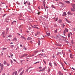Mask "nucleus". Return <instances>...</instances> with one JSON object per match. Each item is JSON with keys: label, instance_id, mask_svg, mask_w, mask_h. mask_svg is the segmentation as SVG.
Returning <instances> with one entry per match:
<instances>
[{"label": "nucleus", "instance_id": "obj_5", "mask_svg": "<svg viewBox=\"0 0 75 75\" xmlns=\"http://www.w3.org/2000/svg\"><path fill=\"white\" fill-rule=\"evenodd\" d=\"M13 75H18L17 74V72L16 71H15L13 73Z\"/></svg>", "mask_w": 75, "mask_h": 75}, {"label": "nucleus", "instance_id": "obj_15", "mask_svg": "<svg viewBox=\"0 0 75 75\" xmlns=\"http://www.w3.org/2000/svg\"><path fill=\"white\" fill-rule=\"evenodd\" d=\"M4 34H5V32H3L2 33V35H3V37H5V36H4Z\"/></svg>", "mask_w": 75, "mask_h": 75}, {"label": "nucleus", "instance_id": "obj_59", "mask_svg": "<svg viewBox=\"0 0 75 75\" xmlns=\"http://www.w3.org/2000/svg\"><path fill=\"white\" fill-rule=\"evenodd\" d=\"M20 47H23V45H21Z\"/></svg>", "mask_w": 75, "mask_h": 75}, {"label": "nucleus", "instance_id": "obj_19", "mask_svg": "<svg viewBox=\"0 0 75 75\" xmlns=\"http://www.w3.org/2000/svg\"><path fill=\"white\" fill-rule=\"evenodd\" d=\"M31 39H32V38L30 37H28V40H31Z\"/></svg>", "mask_w": 75, "mask_h": 75}, {"label": "nucleus", "instance_id": "obj_49", "mask_svg": "<svg viewBox=\"0 0 75 75\" xmlns=\"http://www.w3.org/2000/svg\"><path fill=\"white\" fill-rule=\"evenodd\" d=\"M33 56H34V54H33L32 55H31V57H33Z\"/></svg>", "mask_w": 75, "mask_h": 75}, {"label": "nucleus", "instance_id": "obj_16", "mask_svg": "<svg viewBox=\"0 0 75 75\" xmlns=\"http://www.w3.org/2000/svg\"><path fill=\"white\" fill-rule=\"evenodd\" d=\"M45 70V68H43V69L41 70H40L39 71V72H40V71H42V72H43V71H44V70Z\"/></svg>", "mask_w": 75, "mask_h": 75}, {"label": "nucleus", "instance_id": "obj_17", "mask_svg": "<svg viewBox=\"0 0 75 75\" xmlns=\"http://www.w3.org/2000/svg\"><path fill=\"white\" fill-rule=\"evenodd\" d=\"M71 11H75V10L72 8H71Z\"/></svg>", "mask_w": 75, "mask_h": 75}, {"label": "nucleus", "instance_id": "obj_62", "mask_svg": "<svg viewBox=\"0 0 75 75\" xmlns=\"http://www.w3.org/2000/svg\"><path fill=\"white\" fill-rule=\"evenodd\" d=\"M17 34L19 36H20V34L18 33Z\"/></svg>", "mask_w": 75, "mask_h": 75}, {"label": "nucleus", "instance_id": "obj_8", "mask_svg": "<svg viewBox=\"0 0 75 75\" xmlns=\"http://www.w3.org/2000/svg\"><path fill=\"white\" fill-rule=\"evenodd\" d=\"M24 70H23V71L20 73V75H22L23 74H24Z\"/></svg>", "mask_w": 75, "mask_h": 75}, {"label": "nucleus", "instance_id": "obj_2", "mask_svg": "<svg viewBox=\"0 0 75 75\" xmlns=\"http://www.w3.org/2000/svg\"><path fill=\"white\" fill-rule=\"evenodd\" d=\"M65 31H66L67 32H68V29L67 28L65 29V30H64V34H65L66 33V32Z\"/></svg>", "mask_w": 75, "mask_h": 75}, {"label": "nucleus", "instance_id": "obj_57", "mask_svg": "<svg viewBox=\"0 0 75 75\" xmlns=\"http://www.w3.org/2000/svg\"><path fill=\"white\" fill-rule=\"evenodd\" d=\"M28 5H30V3L29 2L28 3Z\"/></svg>", "mask_w": 75, "mask_h": 75}, {"label": "nucleus", "instance_id": "obj_56", "mask_svg": "<svg viewBox=\"0 0 75 75\" xmlns=\"http://www.w3.org/2000/svg\"><path fill=\"white\" fill-rule=\"evenodd\" d=\"M41 68H42V67H39V69H41Z\"/></svg>", "mask_w": 75, "mask_h": 75}, {"label": "nucleus", "instance_id": "obj_28", "mask_svg": "<svg viewBox=\"0 0 75 75\" xmlns=\"http://www.w3.org/2000/svg\"><path fill=\"white\" fill-rule=\"evenodd\" d=\"M10 54L11 55V57H12L13 56V55L12 53H10Z\"/></svg>", "mask_w": 75, "mask_h": 75}, {"label": "nucleus", "instance_id": "obj_24", "mask_svg": "<svg viewBox=\"0 0 75 75\" xmlns=\"http://www.w3.org/2000/svg\"><path fill=\"white\" fill-rule=\"evenodd\" d=\"M13 41H17V40L16 38H14L13 40Z\"/></svg>", "mask_w": 75, "mask_h": 75}, {"label": "nucleus", "instance_id": "obj_51", "mask_svg": "<svg viewBox=\"0 0 75 75\" xmlns=\"http://www.w3.org/2000/svg\"><path fill=\"white\" fill-rule=\"evenodd\" d=\"M27 1H26V2H25L24 3V4H26L27 3Z\"/></svg>", "mask_w": 75, "mask_h": 75}, {"label": "nucleus", "instance_id": "obj_30", "mask_svg": "<svg viewBox=\"0 0 75 75\" xmlns=\"http://www.w3.org/2000/svg\"><path fill=\"white\" fill-rule=\"evenodd\" d=\"M47 35L50 36V33H47Z\"/></svg>", "mask_w": 75, "mask_h": 75}, {"label": "nucleus", "instance_id": "obj_22", "mask_svg": "<svg viewBox=\"0 0 75 75\" xmlns=\"http://www.w3.org/2000/svg\"><path fill=\"white\" fill-rule=\"evenodd\" d=\"M38 45H40V41L39 40L38 41Z\"/></svg>", "mask_w": 75, "mask_h": 75}, {"label": "nucleus", "instance_id": "obj_26", "mask_svg": "<svg viewBox=\"0 0 75 75\" xmlns=\"http://www.w3.org/2000/svg\"><path fill=\"white\" fill-rule=\"evenodd\" d=\"M71 37V34H70V33H69L68 34V37Z\"/></svg>", "mask_w": 75, "mask_h": 75}, {"label": "nucleus", "instance_id": "obj_64", "mask_svg": "<svg viewBox=\"0 0 75 75\" xmlns=\"http://www.w3.org/2000/svg\"><path fill=\"white\" fill-rule=\"evenodd\" d=\"M2 75H5V73H4Z\"/></svg>", "mask_w": 75, "mask_h": 75}, {"label": "nucleus", "instance_id": "obj_6", "mask_svg": "<svg viewBox=\"0 0 75 75\" xmlns=\"http://www.w3.org/2000/svg\"><path fill=\"white\" fill-rule=\"evenodd\" d=\"M58 74L59 75H63V73H61L60 71H59L58 72Z\"/></svg>", "mask_w": 75, "mask_h": 75}, {"label": "nucleus", "instance_id": "obj_23", "mask_svg": "<svg viewBox=\"0 0 75 75\" xmlns=\"http://www.w3.org/2000/svg\"><path fill=\"white\" fill-rule=\"evenodd\" d=\"M21 37L22 38H23L24 39V40H26V39L25 38V37H24L23 36H21Z\"/></svg>", "mask_w": 75, "mask_h": 75}, {"label": "nucleus", "instance_id": "obj_33", "mask_svg": "<svg viewBox=\"0 0 75 75\" xmlns=\"http://www.w3.org/2000/svg\"><path fill=\"white\" fill-rule=\"evenodd\" d=\"M17 23V22L16 21H14L13 22H12V24H13V23Z\"/></svg>", "mask_w": 75, "mask_h": 75}, {"label": "nucleus", "instance_id": "obj_46", "mask_svg": "<svg viewBox=\"0 0 75 75\" xmlns=\"http://www.w3.org/2000/svg\"><path fill=\"white\" fill-rule=\"evenodd\" d=\"M45 0H44V1H43V4H45Z\"/></svg>", "mask_w": 75, "mask_h": 75}, {"label": "nucleus", "instance_id": "obj_32", "mask_svg": "<svg viewBox=\"0 0 75 75\" xmlns=\"http://www.w3.org/2000/svg\"><path fill=\"white\" fill-rule=\"evenodd\" d=\"M44 4L43 6L44 7L45 10V11H46V9H45V4Z\"/></svg>", "mask_w": 75, "mask_h": 75}, {"label": "nucleus", "instance_id": "obj_37", "mask_svg": "<svg viewBox=\"0 0 75 75\" xmlns=\"http://www.w3.org/2000/svg\"><path fill=\"white\" fill-rule=\"evenodd\" d=\"M54 64L55 66H57V64H56L55 63H54Z\"/></svg>", "mask_w": 75, "mask_h": 75}, {"label": "nucleus", "instance_id": "obj_4", "mask_svg": "<svg viewBox=\"0 0 75 75\" xmlns=\"http://www.w3.org/2000/svg\"><path fill=\"white\" fill-rule=\"evenodd\" d=\"M39 55H41V56H44V57H45V54H43V53H41L39 54Z\"/></svg>", "mask_w": 75, "mask_h": 75}, {"label": "nucleus", "instance_id": "obj_27", "mask_svg": "<svg viewBox=\"0 0 75 75\" xmlns=\"http://www.w3.org/2000/svg\"><path fill=\"white\" fill-rule=\"evenodd\" d=\"M12 36L11 35H9L8 36V37H7V38H8V37H9V38H11V37Z\"/></svg>", "mask_w": 75, "mask_h": 75}, {"label": "nucleus", "instance_id": "obj_35", "mask_svg": "<svg viewBox=\"0 0 75 75\" xmlns=\"http://www.w3.org/2000/svg\"><path fill=\"white\" fill-rule=\"evenodd\" d=\"M38 51H35L34 52V53H35V54H37V52H38Z\"/></svg>", "mask_w": 75, "mask_h": 75}, {"label": "nucleus", "instance_id": "obj_58", "mask_svg": "<svg viewBox=\"0 0 75 75\" xmlns=\"http://www.w3.org/2000/svg\"><path fill=\"white\" fill-rule=\"evenodd\" d=\"M34 28H36L37 29H39L38 28V27H34Z\"/></svg>", "mask_w": 75, "mask_h": 75}, {"label": "nucleus", "instance_id": "obj_41", "mask_svg": "<svg viewBox=\"0 0 75 75\" xmlns=\"http://www.w3.org/2000/svg\"><path fill=\"white\" fill-rule=\"evenodd\" d=\"M58 18H57L56 19L55 21H58Z\"/></svg>", "mask_w": 75, "mask_h": 75}, {"label": "nucleus", "instance_id": "obj_54", "mask_svg": "<svg viewBox=\"0 0 75 75\" xmlns=\"http://www.w3.org/2000/svg\"><path fill=\"white\" fill-rule=\"evenodd\" d=\"M57 45L58 46H59V47H61V45Z\"/></svg>", "mask_w": 75, "mask_h": 75}, {"label": "nucleus", "instance_id": "obj_31", "mask_svg": "<svg viewBox=\"0 0 75 75\" xmlns=\"http://www.w3.org/2000/svg\"><path fill=\"white\" fill-rule=\"evenodd\" d=\"M8 30H9V28H6V30H7L6 33H7V31H8Z\"/></svg>", "mask_w": 75, "mask_h": 75}, {"label": "nucleus", "instance_id": "obj_21", "mask_svg": "<svg viewBox=\"0 0 75 75\" xmlns=\"http://www.w3.org/2000/svg\"><path fill=\"white\" fill-rule=\"evenodd\" d=\"M49 65L50 67H52V63H49Z\"/></svg>", "mask_w": 75, "mask_h": 75}, {"label": "nucleus", "instance_id": "obj_52", "mask_svg": "<svg viewBox=\"0 0 75 75\" xmlns=\"http://www.w3.org/2000/svg\"><path fill=\"white\" fill-rule=\"evenodd\" d=\"M11 64H13V61H12V60H11Z\"/></svg>", "mask_w": 75, "mask_h": 75}, {"label": "nucleus", "instance_id": "obj_18", "mask_svg": "<svg viewBox=\"0 0 75 75\" xmlns=\"http://www.w3.org/2000/svg\"><path fill=\"white\" fill-rule=\"evenodd\" d=\"M58 22L59 23H62V20H59L58 21Z\"/></svg>", "mask_w": 75, "mask_h": 75}, {"label": "nucleus", "instance_id": "obj_48", "mask_svg": "<svg viewBox=\"0 0 75 75\" xmlns=\"http://www.w3.org/2000/svg\"><path fill=\"white\" fill-rule=\"evenodd\" d=\"M71 43L73 44H74V42H73V41H71Z\"/></svg>", "mask_w": 75, "mask_h": 75}, {"label": "nucleus", "instance_id": "obj_44", "mask_svg": "<svg viewBox=\"0 0 75 75\" xmlns=\"http://www.w3.org/2000/svg\"><path fill=\"white\" fill-rule=\"evenodd\" d=\"M7 66H10V64H9L7 63Z\"/></svg>", "mask_w": 75, "mask_h": 75}, {"label": "nucleus", "instance_id": "obj_40", "mask_svg": "<svg viewBox=\"0 0 75 75\" xmlns=\"http://www.w3.org/2000/svg\"><path fill=\"white\" fill-rule=\"evenodd\" d=\"M50 71H51V70H50V69H48V72H50Z\"/></svg>", "mask_w": 75, "mask_h": 75}, {"label": "nucleus", "instance_id": "obj_34", "mask_svg": "<svg viewBox=\"0 0 75 75\" xmlns=\"http://www.w3.org/2000/svg\"><path fill=\"white\" fill-rule=\"evenodd\" d=\"M7 50V48H4L3 49V50Z\"/></svg>", "mask_w": 75, "mask_h": 75}, {"label": "nucleus", "instance_id": "obj_7", "mask_svg": "<svg viewBox=\"0 0 75 75\" xmlns=\"http://www.w3.org/2000/svg\"><path fill=\"white\" fill-rule=\"evenodd\" d=\"M3 71V68H1V69L0 70V73H1L2 72V71Z\"/></svg>", "mask_w": 75, "mask_h": 75}, {"label": "nucleus", "instance_id": "obj_10", "mask_svg": "<svg viewBox=\"0 0 75 75\" xmlns=\"http://www.w3.org/2000/svg\"><path fill=\"white\" fill-rule=\"evenodd\" d=\"M65 19L67 22V23H71V21H68V20H67V18H66Z\"/></svg>", "mask_w": 75, "mask_h": 75}, {"label": "nucleus", "instance_id": "obj_60", "mask_svg": "<svg viewBox=\"0 0 75 75\" xmlns=\"http://www.w3.org/2000/svg\"><path fill=\"white\" fill-rule=\"evenodd\" d=\"M37 35H38V34H37H37H35V36H37Z\"/></svg>", "mask_w": 75, "mask_h": 75}, {"label": "nucleus", "instance_id": "obj_55", "mask_svg": "<svg viewBox=\"0 0 75 75\" xmlns=\"http://www.w3.org/2000/svg\"><path fill=\"white\" fill-rule=\"evenodd\" d=\"M6 15V14H4L3 16V17H4Z\"/></svg>", "mask_w": 75, "mask_h": 75}, {"label": "nucleus", "instance_id": "obj_29", "mask_svg": "<svg viewBox=\"0 0 75 75\" xmlns=\"http://www.w3.org/2000/svg\"><path fill=\"white\" fill-rule=\"evenodd\" d=\"M14 47V45H12L11 46V48H13V47Z\"/></svg>", "mask_w": 75, "mask_h": 75}, {"label": "nucleus", "instance_id": "obj_53", "mask_svg": "<svg viewBox=\"0 0 75 75\" xmlns=\"http://www.w3.org/2000/svg\"><path fill=\"white\" fill-rule=\"evenodd\" d=\"M72 69H73V70H75V69L73 67L72 68Z\"/></svg>", "mask_w": 75, "mask_h": 75}, {"label": "nucleus", "instance_id": "obj_36", "mask_svg": "<svg viewBox=\"0 0 75 75\" xmlns=\"http://www.w3.org/2000/svg\"><path fill=\"white\" fill-rule=\"evenodd\" d=\"M28 69H26V70L25 71V72H28Z\"/></svg>", "mask_w": 75, "mask_h": 75}, {"label": "nucleus", "instance_id": "obj_45", "mask_svg": "<svg viewBox=\"0 0 75 75\" xmlns=\"http://www.w3.org/2000/svg\"><path fill=\"white\" fill-rule=\"evenodd\" d=\"M24 50H27V49H26V48H25V47H24L23 48Z\"/></svg>", "mask_w": 75, "mask_h": 75}, {"label": "nucleus", "instance_id": "obj_39", "mask_svg": "<svg viewBox=\"0 0 75 75\" xmlns=\"http://www.w3.org/2000/svg\"><path fill=\"white\" fill-rule=\"evenodd\" d=\"M37 63H40V62H36V63H35V64H37Z\"/></svg>", "mask_w": 75, "mask_h": 75}, {"label": "nucleus", "instance_id": "obj_43", "mask_svg": "<svg viewBox=\"0 0 75 75\" xmlns=\"http://www.w3.org/2000/svg\"><path fill=\"white\" fill-rule=\"evenodd\" d=\"M1 4H5V3L2 2H1Z\"/></svg>", "mask_w": 75, "mask_h": 75}, {"label": "nucleus", "instance_id": "obj_20", "mask_svg": "<svg viewBox=\"0 0 75 75\" xmlns=\"http://www.w3.org/2000/svg\"><path fill=\"white\" fill-rule=\"evenodd\" d=\"M62 26L63 28H64L65 25L64 24H62Z\"/></svg>", "mask_w": 75, "mask_h": 75}, {"label": "nucleus", "instance_id": "obj_14", "mask_svg": "<svg viewBox=\"0 0 75 75\" xmlns=\"http://www.w3.org/2000/svg\"><path fill=\"white\" fill-rule=\"evenodd\" d=\"M73 55L72 54H70V57L71 58H73Z\"/></svg>", "mask_w": 75, "mask_h": 75}, {"label": "nucleus", "instance_id": "obj_11", "mask_svg": "<svg viewBox=\"0 0 75 75\" xmlns=\"http://www.w3.org/2000/svg\"><path fill=\"white\" fill-rule=\"evenodd\" d=\"M67 16L66 12H64L63 13V16Z\"/></svg>", "mask_w": 75, "mask_h": 75}, {"label": "nucleus", "instance_id": "obj_13", "mask_svg": "<svg viewBox=\"0 0 75 75\" xmlns=\"http://www.w3.org/2000/svg\"><path fill=\"white\" fill-rule=\"evenodd\" d=\"M65 3H67V4H69V3H70V2H69V1H65Z\"/></svg>", "mask_w": 75, "mask_h": 75}, {"label": "nucleus", "instance_id": "obj_50", "mask_svg": "<svg viewBox=\"0 0 75 75\" xmlns=\"http://www.w3.org/2000/svg\"><path fill=\"white\" fill-rule=\"evenodd\" d=\"M54 33H57V30H55Z\"/></svg>", "mask_w": 75, "mask_h": 75}, {"label": "nucleus", "instance_id": "obj_3", "mask_svg": "<svg viewBox=\"0 0 75 75\" xmlns=\"http://www.w3.org/2000/svg\"><path fill=\"white\" fill-rule=\"evenodd\" d=\"M67 14L68 15H73V13H72L71 11H69L68 12Z\"/></svg>", "mask_w": 75, "mask_h": 75}, {"label": "nucleus", "instance_id": "obj_47", "mask_svg": "<svg viewBox=\"0 0 75 75\" xmlns=\"http://www.w3.org/2000/svg\"><path fill=\"white\" fill-rule=\"evenodd\" d=\"M43 61V62H44L45 64H46V62H45V61L44 60Z\"/></svg>", "mask_w": 75, "mask_h": 75}, {"label": "nucleus", "instance_id": "obj_25", "mask_svg": "<svg viewBox=\"0 0 75 75\" xmlns=\"http://www.w3.org/2000/svg\"><path fill=\"white\" fill-rule=\"evenodd\" d=\"M4 65H6V61H4Z\"/></svg>", "mask_w": 75, "mask_h": 75}, {"label": "nucleus", "instance_id": "obj_9", "mask_svg": "<svg viewBox=\"0 0 75 75\" xmlns=\"http://www.w3.org/2000/svg\"><path fill=\"white\" fill-rule=\"evenodd\" d=\"M0 66H1V68H3V67H4V65H3V64L1 63L0 64Z\"/></svg>", "mask_w": 75, "mask_h": 75}, {"label": "nucleus", "instance_id": "obj_12", "mask_svg": "<svg viewBox=\"0 0 75 75\" xmlns=\"http://www.w3.org/2000/svg\"><path fill=\"white\" fill-rule=\"evenodd\" d=\"M72 7H73V8L75 9V4H72Z\"/></svg>", "mask_w": 75, "mask_h": 75}, {"label": "nucleus", "instance_id": "obj_63", "mask_svg": "<svg viewBox=\"0 0 75 75\" xmlns=\"http://www.w3.org/2000/svg\"><path fill=\"white\" fill-rule=\"evenodd\" d=\"M42 52H44V50H42Z\"/></svg>", "mask_w": 75, "mask_h": 75}, {"label": "nucleus", "instance_id": "obj_61", "mask_svg": "<svg viewBox=\"0 0 75 75\" xmlns=\"http://www.w3.org/2000/svg\"><path fill=\"white\" fill-rule=\"evenodd\" d=\"M21 64H22V62H23V61L21 60Z\"/></svg>", "mask_w": 75, "mask_h": 75}, {"label": "nucleus", "instance_id": "obj_38", "mask_svg": "<svg viewBox=\"0 0 75 75\" xmlns=\"http://www.w3.org/2000/svg\"><path fill=\"white\" fill-rule=\"evenodd\" d=\"M40 34V32H38L37 33V34H39V35Z\"/></svg>", "mask_w": 75, "mask_h": 75}, {"label": "nucleus", "instance_id": "obj_42", "mask_svg": "<svg viewBox=\"0 0 75 75\" xmlns=\"http://www.w3.org/2000/svg\"><path fill=\"white\" fill-rule=\"evenodd\" d=\"M52 8H55V7L54 6V5H52Z\"/></svg>", "mask_w": 75, "mask_h": 75}, {"label": "nucleus", "instance_id": "obj_1", "mask_svg": "<svg viewBox=\"0 0 75 75\" xmlns=\"http://www.w3.org/2000/svg\"><path fill=\"white\" fill-rule=\"evenodd\" d=\"M28 54H24L23 55L20 57V58H21L23 57H25V56H27Z\"/></svg>", "mask_w": 75, "mask_h": 75}]
</instances>
